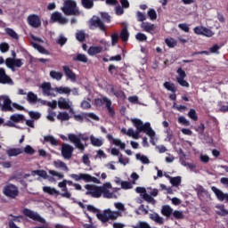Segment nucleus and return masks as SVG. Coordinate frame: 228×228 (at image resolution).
Masks as SVG:
<instances>
[{
	"label": "nucleus",
	"instance_id": "09e8293b",
	"mask_svg": "<svg viewBox=\"0 0 228 228\" xmlns=\"http://www.w3.org/2000/svg\"><path fill=\"white\" fill-rule=\"evenodd\" d=\"M57 118H58V120H61L63 122L65 120H69L70 119V116L67 112H60L57 115Z\"/></svg>",
	"mask_w": 228,
	"mask_h": 228
},
{
	"label": "nucleus",
	"instance_id": "b1692460",
	"mask_svg": "<svg viewBox=\"0 0 228 228\" xmlns=\"http://www.w3.org/2000/svg\"><path fill=\"white\" fill-rule=\"evenodd\" d=\"M174 212V209L168 206V205H164L162 207V209H161V214L164 216H167V218L172 216V213Z\"/></svg>",
	"mask_w": 228,
	"mask_h": 228
},
{
	"label": "nucleus",
	"instance_id": "dca6fc26",
	"mask_svg": "<svg viewBox=\"0 0 228 228\" xmlns=\"http://www.w3.org/2000/svg\"><path fill=\"white\" fill-rule=\"evenodd\" d=\"M51 20L52 22H59V24H67L69 22V20L61 16V13L59 12H55L51 15Z\"/></svg>",
	"mask_w": 228,
	"mask_h": 228
},
{
	"label": "nucleus",
	"instance_id": "0e129e2a",
	"mask_svg": "<svg viewBox=\"0 0 228 228\" xmlns=\"http://www.w3.org/2000/svg\"><path fill=\"white\" fill-rule=\"evenodd\" d=\"M178 122H179V124H182V126H190V121L183 116L178 118Z\"/></svg>",
	"mask_w": 228,
	"mask_h": 228
},
{
	"label": "nucleus",
	"instance_id": "a878e982",
	"mask_svg": "<svg viewBox=\"0 0 228 228\" xmlns=\"http://www.w3.org/2000/svg\"><path fill=\"white\" fill-rule=\"evenodd\" d=\"M73 61H79L80 63H88V57L85 53H77L73 57Z\"/></svg>",
	"mask_w": 228,
	"mask_h": 228
},
{
	"label": "nucleus",
	"instance_id": "774afa93",
	"mask_svg": "<svg viewBox=\"0 0 228 228\" xmlns=\"http://www.w3.org/2000/svg\"><path fill=\"white\" fill-rule=\"evenodd\" d=\"M204 28L205 27H202V26H198V27H195L194 28V33L196 35H202V33H204Z\"/></svg>",
	"mask_w": 228,
	"mask_h": 228
},
{
	"label": "nucleus",
	"instance_id": "e433bc0d",
	"mask_svg": "<svg viewBox=\"0 0 228 228\" xmlns=\"http://www.w3.org/2000/svg\"><path fill=\"white\" fill-rule=\"evenodd\" d=\"M76 39L78 41V42H85V40H86V34H85V31L84 30H78L77 33H76Z\"/></svg>",
	"mask_w": 228,
	"mask_h": 228
},
{
	"label": "nucleus",
	"instance_id": "f03ea898",
	"mask_svg": "<svg viewBox=\"0 0 228 228\" xmlns=\"http://www.w3.org/2000/svg\"><path fill=\"white\" fill-rule=\"evenodd\" d=\"M68 140H69L71 143H74L76 148L81 151V152H85V144L81 142V140L82 142H88V140H90V137L83 134H79L78 135H76V134H69Z\"/></svg>",
	"mask_w": 228,
	"mask_h": 228
},
{
	"label": "nucleus",
	"instance_id": "37998d69",
	"mask_svg": "<svg viewBox=\"0 0 228 228\" xmlns=\"http://www.w3.org/2000/svg\"><path fill=\"white\" fill-rule=\"evenodd\" d=\"M136 159H139L143 165H149L151 161L149 160V158L145 155H142L140 153H137L135 155Z\"/></svg>",
	"mask_w": 228,
	"mask_h": 228
},
{
	"label": "nucleus",
	"instance_id": "c85d7f7f",
	"mask_svg": "<svg viewBox=\"0 0 228 228\" xmlns=\"http://www.w3.org/2000/svg\"><path fill=\"white\" fill-rule=\"evenodd\" d=\"M43 191L45 193H48V195H60V191L56 190L55 188L49 187V186H44Z\"/></svg>",
	"mask_w": 228,
	"mask_h": 228
},
{
	"label": "nucleus",
	"instance_id": "de8ad7c7",
	"mask_svg": "<svg viewBox=\"0 0 228 228\" xmlns=\"http://www.w3.org/2000/svg\"><path fill=\"white\" fill-rule=\"evenodd\" d=\"M142 28L146 31V33H151V31H154L155 26L151 23H142Z\"/></svg>",
	"mask_w": 228,
	"mask_h": 228
},
{
	"label": "nucleus",
	"instance_id": "2f4dec72",
	"mask_svg": "<svg viewBox=\"0 0 228 228\" xmlns=\"http://www.w3.org/2000/svg\"><path fill=\"white\" fill-rule=\"evenodd\" d=\"M31 45L32 47H34V49H37V51H38V53H40L41 54H49V51L44 48V46L33 42L31 43Z\"/></svg>",
	"mask_w": 228,
	"mask_h": 228
},
{
	"label": "nucleus",
	"instance_id": "49530a36",
	"mask_svg": "<svg viewBox=\"0 0 228 228\" xmlns=\"http://www.w3.org/2000/svg\"><path fill=\"white\" fill-rule=\"evenodd\" d=\"M109 73L110 74V76H117L118 75V67L115 66L114 64H110L109 66Z\"/></svg>",
	"mask_w": 228,
	"mask_h": 228
},
{
	"label": "nucleus",
	"instance_id": "6e6d98bb",
	"mask_svg": "<svg viewBox=\"0 0 228 228\" xmlns=\"http://www.w3.org/2000/svg\"><path fill=\"white\" fill-rule=\"evenodd\" d=\"M122 190H131L133 188V183L131 182L123 181L121 182Z\"/></svg>",
	"mask_w": 228,
	"mask_h": 228
},
{
	"label": "nucleus",
	"instance_id": "bb28decb",
	"mask_svg": "<svg viewBox=\"0 0 228 228\" xmlns=\"http://www.w3.org/2000/svg\"><path fill=\"white\" fill-rule=\"evenodd\" d=\"M90 142H91V145H93L94 147H102L104 143L102 140L96 138L94 135L90 136Z\"/></svg>",
	"mask_w": 228,
	"mask_h": 228
},
{
	"label": "nucleus",
	"instance_id": "864d4df0",
	"mask_svg": "<svg viewBox=\"0 0 228 228\" xmlns=\"http://www.w3.org/2000/svg\"><path fill=\"white\" fill-rule=\"evenodd\" d=\"M102 194H103V197L105 199H112L113 198V193L110 191V190L102 187Z\"/></svg>",
	"mask_w": 228,
	"mask_h": 228
},
{
	"label": "nucleus",
	"instance_id": "cd10ccee",
	"mask_svg": "<svg viewBox=\"0 0 228 228\" xmlns=\"http://www.w3.org/2000/svg\"><path fill=\"white\" fill-rule=\"evenodd\" d=\"M55 91L57 94H60L61 95H63V94H65L66 95H70V92H72V90L67 86L56 87Z\"/></svg>",
	"mask_w": 228,
	"mask_h": 228
},
{
	"label": "nucleus",
	"instance_id": "c756f323",
	"mask_svg": "<svg viewBox=\"0 0 228 228\" xmlns=\"http://www.w3.org/2000/svg\"><path fill=\"white\" fill-rule=\"evenodd\" d=\"M50 77H52V79H55L56 81H61L63 77V73L56 70H52L50 71Z\"/></svg>",
	"mask_w": 228,
	"mask_h": 228
},
{
	"label": "nucleus",
	"instance_id": "338daca9",
	"mask_svg": "<svg viewBox=\"0 0 228 228\" xmlns=\"http://www.w3.org/2000/svg\"><path fill=\"white\" fill-rule=\"evenodd\" d=\"M118 43V34L114 33L111 35V44L112 45H117Z\"/></svg>",
	"mask_w": 228,
	"mask_h": 228
},
{
	"label": "nucleus",
	"instance_id": "c03bdc74",
	"mask_svg": "<svg viewBox=\"0 0 228 228\" xmlns=\"http://www.w3.org/2000/svg\"><path fill=\"white\" fill-rule=\"evenodd\" d=\"M54 167L56 168H63L65 172H69V167H67V164L61 160L54 161Z\"/></svg>",
	"mask_w": 228,
	"mask_h": 228
},
{
	"label": "nucleus",
	"instance_id": "ddd939ff",
	"mask_svg": "<svg viewBox=\"0 0 228 228\" xmlns=\"http://www.w3.org/2000/svg\"><path fill=\"white\" fill-rule=\"evenodd\" d=\"M0 85H13V80L6 74L4 68H0Z\"/></svg>",
	"mask_w": 228,
	"mask_h": 228
},
{
	"label": "nucleus",
	"instance_id": "c9c22d12",
	"mask_svg": "<svg viewBox=\"0 0 228 228\" xmlns=\"http://www.w3.org/2000/svg\"><path fill=\"white\" fill-rule=\"evenodd\" d=\"M81 4L86 10H92L94 8V0H81Z\"/></svg>",
	"mask_w": 228,
	"mask_h": 228
},
{
	"label": "nucleus",
	"instance_id": "f8f14e48",
	"mask_svg": "<svg viewBox=\"0 0 228 228\" xmlns=\"http://www.w3.org/2000/svg\"><path fill=\"white\" fill-rule=\"evenodd\" d=\"M72 152H74V147L67 143L62 144L61 156L64 159H70V158H72Z\"/></svg>",
	"mask_w": 228,
	"mask_h": 228
},
{
	"label": "nucleus",
	"instance_id": "a211bd4d",
	"mask_svg": "<svg viewBox=\"0 0 228 228\" xmlns=\"http://www.w3.org/2000/svg\"><path fill=\"white\" fill-rule=\"evenodd\" d=\"M59 188H61V191H63L61 195L64 199H70L72 197V194L69 192V188H67V180H63L62 182H60L58 183Z\"/></svg>",
	"mask_w": 228,
	"mask_h": 228
},
{
	"label": "nucleus",
	"instance_id": "72a5a7b5",
	"mask_svg": "<svg viewBox=\"0 0 228 228\" xmlns=\"http://www.w3.org/2000/svg\"><path fill=\"white\" fill-rule=\"evenodd\" d=\"M164 87L166 90H168V92H172V94H175L177 92V87H175V84L172 82H165Z\"/></svg>",
	"mask_w": 228,
	"mask_h": 228
},
{
	"label": "nucleus",
	"instance_id": "4be33fe9",
	"mask_svg": "<svg viewBox=\"0 0 228 228\" xmlns=\"http://www.w3.org/2000/svg\"><path fill=\"white\" fill-rule=\"evenodd\" d=\"M22 149L20 148H11L6 151L7 155L9 158H13V156H19L20 154H22Z\"/></svg>",
	"mask_w": 228,
	"mask_h": 228
},
{
	"label": "nucleus",
	"instance_id": "4c0bfd02",
	"mask_svg": "<svg viewBox=\"0 0 228 228\" xmlns=\"http://www.w3.org/2000/svg\"><path fill=\"white\" fill-rule=\"evenodd\" d=\"M165 43L169 47V49H174L177 45V41L173 37L166 38Z\"/></svg>",
	"mask_w": 228,
	"mask_h": 228
},
{
	"label": "nucleus",
	"instance_id": "7c9ffc66",
	"mask_svg": "<svg viewBox=\"0 0 228 228\" xmlns=\"http://www.w3.org/2000/svg\"><path fill=\"white\" fill-rule=\"evenodd\" d=\"M10 120L17 124L19 122H24L25 118H24V115L22 114H12L10 117Z\"/></svg>",
	"mask_w": 228,
	"mask_h": 228
},
{
	"label": "nucleus",
	"instance_id": "a18cd8bd",
	"mask_svg": "<svg viewBox=\"0 0 228 228\" xmlns=\"http://www.w3.org/2000/svg\"><path fill=\"white\" fill-rule=\"evenodd\" d=\"M120 38L122 42H127L129 40V32L127 31V28H123L120 33Z\"/></svg>",
	"mask_w": 228,
	"mask_h": 228
},
{
	"label": "nucleus",
	"instance_id": "393cba45",
	"mask_svg": "<svg viewBox=\"0 0 228 228\" xmlns=\"http://www.w3.org/2000/svg\"><path fill=\"white\" fill-rule=\"evenodd\" d=\"M150 218L151 220H152L153 222H156V224H159V225H163L165 220L163 219V217L159 216V214L158 213H153L150 215Z\"/></svg>",
	"mask_w": 228,
	"mask_h": 228
},
{
	"label": "nucleus",
	"instance_id": "20e7f679",
	"mask_svg": "<svg viewBox=\"0 0 228 228\" xmlns=\"http://www.w3.org/2000/svg\"><path fill=\"white\" fill-rule=\"evenodd\" d=\"M2 193L8 199L19 197V187L13 183H7L2 190Z\"/></svg>",
	"mask_w": 228,
	"mask_h": 228
},
{
	"label": "nucleus",
	"instance_id": "e2e57ef3",
	"mask_svg": "<svg viewBox=\"0 0 228 228\" xmlns=\"http://www.w3.org/2000/svg\"><path fill=\"white\" fill-rule=\"evenodd\" d=\"M48 173L50 174V175L59 177V179H63V177H65V175L62 173H58V171L49 170Z\"/></svg>",
	"mask_w": 228,
	"mask_h": 228
},
{
	"label": "nucleus",
	"instance_id": "0eeeda50",
	"mask_svg": "<svg viewBox=\"0 0 228 228\" xmlns=\"http://www.w3.org/2000/svg\"><path fill=\"white\" fill-rule=\"evenodd\" d=\"M85 188L87 190L86 195H91L94 199H99L102 195V187L101 186L86 184Z\"/></svg>",
	"mask_w": 228,
	"mask_h": 228
},
{
	"label": "nucleus",
	"instance_id": "bf43d9fd",
	"mask_svg": "<svg viewBox=\"0 0 228 228\" xmlns=\"http://www.w3.org/2000/svg\"><path fill=\"white\" fill-rule=\"evenodd\" d=\"M28 116L33 120H38V118H40V117H41V114H40V112L28 111Z\"/></svg>",
	"mask_w": 228,
	"mask_h": 228
},
{
	"label": "nucleus",
	"instance_id": "13d9d810",
	"mask_svg": "<svg viewBox=\"0 0 228 228\" xmlns=\"http://www.w3.org/2000/svg\"><path fill=\"white\" fill-rule=\"evenodd\" d=\"M148 16L150 17L151 20H156V19H158V14L154 9H150L148 11Z\"/></svg>",
	"mask_w": 228,
	"mask_h": 228
},
{
	"label": "nucleus",
	"instance_id": "4d7b16f0",
	"mask_svg": "<svg viewBox=\"0 0 228 228\" xmlns=\"http://www.w3.org/2000/svg\"><path fill=\"white\" fill-rule=\"evenodd\" d=\"M201 35H202L203 37H208L209 38V37H213V35H215V33L212 32L211 29H209V28H208L204 27L203 32H202Z\"/></svg>",
	"mask_w": 228,
	"mask_h": 228
},
{
	"label": "nucleus",
	"instance_id": "5701e85b",
	"mask_svg": "<svg viewBox=\"0 0 228 228\" xmlns=\"http://www.w3.org/2000/svg\"><path fill=\"white\" fill-rule=\"evenodd\" d=\"M27 101L30 104H37L38 102V96L30 91L27 94Z\"/></svg>",
	"mask_w": 228,
	"mask_h": 228
},
{
	"label": "nucleus",
	"instance_id": "2eb2a0df",
	"mask_svg": "<svg viewBox=\"0 0 228 228\" xmlns=\"http://www.w3.org/2000/svg\"><path fill=\"white\" fill-rule=\"evenodd\" d=\"M12 106V100L8 96L4 97V103L0 104L1 111H10L11 113H13L14 110Z\"/></svg>",
	"mask_w": 228,
	"mask_h": 228
},
{
	"label": "nucleus",
	"instance_id": "aec40b11",
	"mask_svg": "<svg viewBox=\"0 0 228 228\" xmlns=\"http://www.w3.org/2000/svg\"><path fill=\"white\" fill-rule=\"evenodd\" d=\"M102 53V46H90L87 50L89 56H95V54H101Z\"/></svg>",
	"mask_w": 228,
	"mask_h": 228
},
{
	"label": "nucleus",
	"instance_id": "4468645a",
	"mask_svg": "<svg viewBox=\"0 0 228 228\" xmlns=\"http://www.w3.org/2000/svg\"><path fill=\"white\" fill-rule=\"evenodd\" d=\"M212 191L215 193L216 197L220 200L221 202H225L228 204V193H224L222 190L216 188V186L211 187Z\"/></svg>",
	"mask_w": 228,
	"mask_h": 228
},
{
	"label": "nucleus",
	"instance_id": "680f3d73",
	"mask_svg": "<svg viewBox=\"0 0 228 228\" xmlns=\"http://www.w3.org/2000/svg\"><path fill=\"white\" fill-rule=\"evenodd\" d=\"M136 17H137L138 22H143V20H147V17L143 14V12L140 11L136 12Z\"/></svg>",
	"mask_w": 228,
	"mask_h": 228
},
{
	"label": "nucleus",
	"instance_id": "58836bf2",
	"mask_svg": "<svg viewBox=\"0 0 228 228\" xmlns=\"http://www.w3.org/2000/svg\"><path fill=\"white\" fill-rule=\"evenodd\" d=\"M5 33L9 37H11V38H13V40H19V35H17V32H15V30H13L12 28H6Z\"/></svg>",
	"mask_w": 228,
	"mask_h": 228
},
{
	"label": "nucleus",
	"instance_id": "5fc2aeb1",
	"mask_svg": "<svg viewBox=\"0 0 228 228\" xmlns=\"http://www.w3.org/2000/svg\"><path fill=\"white\" fill-rule=\"evenodd\" d=\"M135 38L138 40V42H147V36L141 32L135 35Z\"/></svg>",
	"mask_w": 228,
	"mask_h": 228
},
{
	"label": "nucleus",
	"instance_id": "ea45409f",
	"mask_svg": "<svg viewBox=\"0 0 228 228\" xmlns=\"http://www.w3.org/2000/svg\"><path fill=\"white\" fill-rule=\"evenodd\" d=\"M167 177L170 179L172 186H179L181 184V176L172 177L170 175H167Z\"/></svg>",
	"mask_w": 228,
	"mask_h": 228
},
{
	"label": "nucleus",
	"instance_id": "603ef678",
	"mask_svg": "<svg viewBox=\"0 0 228 228\" xmlns=\"http://www.w3.org/2000/svg\"><path fill=\"white\" fill-rule=\"evenodd\" d=\"M171 215H173V217L175 218V220H183V218H184L183 211L175 210Z\"/></svg>",
	"mask_w": 228,
	"mask_h": 228
},
{
	"label": "nucleus",
	"instance_id": "8fccbe9b",
	"mask_svg": "<svg viewBox=\"0 0 228 228\" xmlns=\"http://www.w3.org/2000/svg\"><path fill=\"white\" fill-rule=\"evenodd\" d=\"M142 199L146 200V202H149V204H156V200H154V198H152V196L147 192L142 195Z\"/></svg>",
	"mask_w": 228,
	"mask_h": 228
},
{
	"label": "nucleus",
	"instance_id": "79ce46f5",
	"mask_svg": "<svg viewBox=\"0 0 228 228\" xmlns=\"http://www.w3.org/2000/svg\"><path fill=\"white\" fill-rule=\"evenodd\" d=\"M111 92L113 93V95H115V97H117L118 99H122L123 101L126 100V93H124V91H117L112 88Z\"/></svg>",
	"mask_w": 228,
	"mask_h": 228
},
{
	"label": "nucleus",
	"instance_id": "f257e3e1",
	"mask_svg": "<svg viewBox=\"0 0 228 228\" xmlns=\"http://www.w3.org/2000/svg\"><path fill=\"white\" fill-rule=\"evenodd\" d=\"M131 122L134 124L135 129L139 133H145L148 136H150L151 145H156V141L154 140V138H156V132L152 129V126H151L150 122L143 124V121H142L140 118H134L131 120Z\"/></svg>",
	"mask_w": 228,
	"mask_h": 228
},
{
	"label": "nucleus",
	"instance_id": "f3484780",
	"mask_svg": "<svg viewBox=\"0 0 228 228\" xmlns=\"http://www.w3.org/2000/svg\"><path fill=\"white\" fill-rule=\"evenodd\" d=\"M41 88L43 90V95H47L48 97H54L55 94L53 93V87L51 86V83L45 82L41 85Z\"/></svg>",
	"mask_w": 228,
	"mask_h": 228
},
{
	"label": "nucleus",
	"instance_id": "39448f33",
	"mask_svg": "<svg viewBox=\"0 0 228 228\" xmlns=\"http://www.w3.org/2000/svg\"><path fill=\"white\" fill-rule=\"evenodd\" d=\"M96 216L98 220L102 222V224H106V222H109L110 220H117L118 218V213L113 212L110 209L104 210L102 213L96 214Z\"/></svg>",
	"mask_w": 228,
	"mask_h": 228
},
{
	"label": "nucleus",
	"instance_id": "6e6552de",
	"mask_svg": "<svg viewBox=\"0 0 228 228\" xmlns=\"http://www.w3.org/2000/svg\"><path fill=\"white\" fill-rule=\"evenodd\" d=\"M89 28L91 29H95V28H98L101 31H103V33H105V35L107 33L106 25L104 24L102 20H101V18H99L97 16H93L92 19H90Z\"/></svg>",
	"mask_w": 228,
	"mask_h": 228
},
{
	"label": "nucleus",
	"instance_id": "423d86ee",
	"mask_svg": "<svg viewBox=\"0 0 228 228\" xmlns=\"http://www.w3.org/2000/svg\"><path fill=\"white\" fill-rule=\"evenodd\" d=\"M69 177H71V179H74V181H85V183H95L96 184H99L101 183L100 179H97L94 176L85 173H80L78 175L71 174L69 175Z\"/></svg>",
	"mask_w": 228,
	"mask_h": 228
},
{
	"label": "nucleus",
	"instance_id": "7ed1b4c3",
	"mask_svg": "<svg viewBox=\"0 0 228 228\" xmlns=\"http://www.w3.org/2000/svg\"><path fill=\"white\" fill-rule=\"evenodd\" d=\"M61 10L65 15H81L77 4L74 0H66Z\"/></svg>",
	"mask_w": 228,
	"mask_h": 228
},
{
	"label": "nucleus",
	"instance_id": "69168bd1",
	"mask_svg": "<svg viewBox=\"0 0 228 228\" xmlns=\"http://www.w3.org/2000/svg\"><path fill=\"white\" fill-rule=\"evenodd\" d=\"M24 153L33 155L35 154V149H33V147H31L30 145H27L24 148Z\"/></svg>",
	"mask_w": 228,
	"mask_h": 228
},
{
	"label": "nucleus",
	"instance_id": "3c124183",
	"mask_svg": "<svg viewBox=\"0 0 228 228\" xmlns=\"http://www.w3.org/2000/svg\"><path fill=\"white\" fill-rule=\"evenodd\" d=\"M188 117H190L191 120H194V122L199 120V116H197V111L194 109L190 110L188 112Z\"/></svg>",
	"mask_w": 228,
	"mask_h": 228
},
{
	"label": "nucleus",
	"instance_id": "052dcab7",
	"mask_svg": "<svg viewBox=\"0 0 228 228\" xmlns=\"http://www.w3.org/2000/svg\"><path fill=\"white\" fill-rule=\"evenodd\" d=\"M0 51L1 53H8V51H10V45H8V43H1Z\"/></svg>",
	"mask_w": 228,
	"mask_h": 228
},
{
	"label": "nucleus",
	"instance_id": "a19ab883",
	"mask_svg": "<svg viewBox=\"0 0 228 228\" xmlns=\"http://www.w3.org/2000/svg\"><path fill=\"white\" fill-rule=\"evenodd\" d=\"M44 140L46 143H51V145H58V140H56L53 135H46L44 137Z\"/></svg>",
	"mask_w": 228,
	"mask_h": 228
},
{
	"label": "nucleus",
	"instance_id": "412c9836",
	"mask_svg": "<svg viewBox=\"0 0 228 228\" xmlns=\"http://www.w3.org/2000/svg\"><path fill=\"white\" fill-rule=\"evenodd\" d=\"M58 106H59L60 110H69L70 109V104L69 103V101H67L63 97L59 98Z\"/></svg>",
	"mask_w": 228,
	"mask_h": 228
},
{
	"label": "nucleus",
	"instance_id": "f704fd0d",
	"mask_svg": "<svg viewBox=\"0 0 228 228\" xmlns=\"http://www.w3.org/2000/svg\"><path fill=\"white\" fill-rule=\"evenodd\" d=\"M32 174L33 175H38L43 179H49V175H47V172L45 170H40V169L34 170Z\"/></svg>",
	"mask_w": 228,
	"mask_h": 228
},
{
	"label": "nucleus",
	"instance_id": "9b49d317",
	"mask_svg": "<svg viewBox=\"0 0 228 228\" xmlns=\"http://www.w3.org/2000/svg\"><path fill=\"white\" fill-rule=\"evenodd\" d=\"M5 65L8 69H11V70L15 71V67L20 69L24 63L20 59H13L9 57L5 60Z\"/></svg>",
	"mask_w": 228,
	"mask_h": 228
},
{
	"label": "nucleus",
	"instance_id": "473e14b6",
	"mask_svg": "<svg viewBox=\"0 0 228 228\" xmlns=\"http://www.w3.org/2000/svg\"><path fill=\"white\" fill-rule=\"evenodd\" d=\"M216 209H219V211H216V215H219V216H227L228 210L225 209V206L224 205H217L216 206Z\"/></svg>",
	"mask_w": 228,
	"mask_h": 228
},
{
	"label": "nucleus",
	"instance_id": "9d476101",
	"mask_svg": "<svg viewBox=\"0 0 228 228\" xmlns=\"http://www.w3.org/2000/svg\"><path fill=\"white\" fill-rule=\"evenodd\" d=\"M176 73L178 74V77H176V81L180 85V86L190 88V83H188V81L184 79L186 77V71H184L183 68H179L176 70Z\"/></svg>",
	"mask_w": 228,
	"mask_h": 228
},
{
	"label": "nucleus",
	"instance_id": "6ab92c4d",
	"mask_svg": "<svg viewBox=\"0 0 228 228\" xmlns=\"http://www.w3.org/2000/svg\"><path fill=\"white\" fill-rule=\"evenodd\" d=\"M62 69L66 76V78L70 79L72 83H76V73H74V71L69 66H62Z\"/></svg>",
	"mask_w": 228,
	"mask_h": 228
},
{
	"label": "nucleus",
	"instance_id": "1a4fd4ad",
	"mask_svg": "<svg viewBox=\"0 0 228 228\" xmlns=\"http://www.w3.org/2000/svg\"><path fill=\"white\" fill-rule=\"evenodd\" d=\"M27 22L30 28H34L35 29L40 28L42 26V20L40 16L37 14H30L27 18Z\"/></svg>",
	"mask_w": 228,
	"mask_h": 228
}]
</instances>
